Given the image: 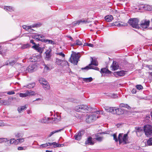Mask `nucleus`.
<instances>
[{
	"mask_svg": "<svg viewBox=\"0 0 152 152\" xmlns=\"http://www.w3.org/2000/svg\"><path fill=\"white\" fill-rule=\"evenodd\" d=\"M96 119V117L93 115H89L86 118V122L88 123L92 122Z\"/></svg>",
	"mask_w": 152,
	"mask_h": 152,
	"instance_id": "nucleus-14",
	"label": "nucleus"
},
{
	"mask_svg": "<svg viewBox=\"0 0 152 152\" xmlns=\"http://www.w3.org/2000/svg\"><path fill=\"white\" fill-rule=\"evenodd\" d=\"M86 44L88 46H89L91 47H94V45L92 44H91V43H86Z\"/></svg>",
	"mask_w": 152,
	"mask_h": 152,
	"instance_id": "nucleus-64",
	"label": "nucleus"
},
{
	"mask_svg": "<svg viewBox=\"0 0 152 152\" xmlns=\"http://www.w3.org/2000/svg\"><path fill=\"white\" fill-rule=\"evenodd\" d=\"M51 50H48L45 52L46 54L45 59L47 60H49L51 58Z\"/></svg>",
	"mask_w": 152,
	"mask_h": 152,
	"instance_id": "nucleus-17",
	"label": "nucleus"
},
{
	"mask_svg": "<svg viewBox=\"0 0 152 152\" xmlns=\"http://www.w3.org/2000/svg\"><path fill=\"white\" fill-rule=\"evenodd\" d=\"M44 37L40 34H36L32 36V38L37 41H41L43 42Z\"/></svg>",
	"mask_w": 152,
	"mask_h": 152,
	"instance_id": "nucleus-12",
	"label": "nucleus"
},
{
	"mask_svg": "<svg viewBox=\"0 0 152 152\" xmlns=\"http://www.w3.org/2000/svg\"><path fill=\"white\" fill-rule=\"evenodd\" d=\"M43 88L45 90H49L50 88V86L49 85V84L48 83V84H45V85H43L42 86Z\"/></svg>",
	"mask_w": 152,
	"mask_h": 152,
	"instance_id": "nucleus-39",
	"label": "nucleus"
},
{
	"mask_svg": "<svg viewBox=\"0 0 152 152\" xmlns=\"http://www.w3.org/2000/svg\"><path fill=\"white\" fill-rule=\"evenodd\" d=\"M7 94L8 95H13L15 94V92L13 91H8Z\"/></svg>",
	"mask_w": 152,
	"mask_h": 152,
	"instance_id": "nucleus-59",
	"label": "nucleus"
},
{
	"mask_svg": "<svg viewBox=\"0 0 152 152\" xmlns=\"http://www.w3.org/2000/svg\"><path fill=\"white\" fill-rule=\"evenodd\" d=\"M49 68L46 65H45V67L44 68V69L45 70H49Z\"/></svg>",
	"mask_w": 152,
	"mask_h": 152,
	"instance_id": "nucleus-63",
	"label": "nucleus"
},
{
	"mask_svg": "<svg viewBox=\"0 0 152 152\" xmlns=\"http://www.w3.org/2000/svg\"><path fill=\"white\" fill-rule=\"evenodd\" d=\"M7 104V101L4 100H0V105H6Z\"/></svg>",
	"mask_w": 152,
	"mask_h": 152,
	"instance_id": "nucleus-51",
	"label": "nucleus"
},
{
	"mask_svg": "<svg viewBox=\"0 0 152 152\" xmlns=\"http://www.w3.org/2000/svg\"><path fill=\"white\" fill-rule=\"evenodd\" d=\"M113 19V17L111 15H108L105 17V20L107 22H110Z\"/></svg>",
	"mask_w": 152,
	"mask_h": 152,
	"instance_id": "nucleus-23",
	"label": "nucleus"
},
{
	"mask_svg": "<svg viewBox=\"0 0 152 152\" xmlns=\"http://www.w3.org/2000/svg\"><path fill=\"white\" fill-rule=\"evenodd\" d=\"M35 86V84L34 83H29L24 86L27 88H28L30 89L34 88Z\"/></svg>",
	"mask_w": 152,
	"mask_h": 152,
	"instance_id": "nucleus-32",
	"label": "nucleus"
},
{
	"mask_svg": "<svg viewBox=\"0 0 152 152\" xmlns=\"http://www.w3.org/2000/svg\"><path fill=\"white\" fill-rule=\"evenodd\" d=\"M16 140H15V139H11L10 140H7V143L9 142V145H10L12 144H13L15 145H17V144H16Z\"/></svg>",
	"mask_w": 152,
	"mask_h": 152,
	"instance_id": "nucleus-31",
	"label": "nucleus"
},
{
	"mask_svg": "<svg viewBox=\"0 0 152 152\" xmlns=\"http://www.w3.org/2000/svg\"><path fill=\"white\" fill-rule=\"evenodd\" d=\"M39 46L37 45V44H35L34 45L32 46V48H34V49L37 50L39 48Z\"/></svg>",
	"mask_w": 152,
	"mask_h": 152,
	"instance_id": "nucleus-61",
	"label": "nucleus"
},
{
	"mask_svg": "<svg viewBox=\"0 0 152 152\" xmlns=\"http://www.w3.org/2000/svg\"><path fill=\"white\" fill-rule=\"evenodd\" d=\"M92 59V61L91 62V64H89V66H91V65H94L95 66H97L98 65V63L97 61L96 60H94L93 58L91 57Z\"/></svg>",
	"mask_w": 152,
	"mask_h": 152,
	"instance_id": "nucleus-30",
	"label": "nucleus"
},
{
	"mask_svg": "<svg viewBox=\"0 0 152 152\" xmlns=\"http://www.w3.org/2000/svg\"><path fill=\"white\" fill-rule=\"evenodd\" d=\"M87 22V20H80L77 21V23L79 25L80 23H86Z\"/></svg>",
	"mask_w": 152,
	"mask_h": 152,
	"instance_id": "nucleus-44",
	"label": "nucleus"
},
{
	"mask_svg": "<svg viewBox=\"0 0 152 152\" xmlns=\"http://www.w3.org/2000/svg\"><path fill=\"white\" fill-rule=\"evenodd\" d=\"M15 136L17 137H22V134L21 133H18L15 135Z\"/></svg>",
	"mask_w": 152,
	"mask_h": 152,
	"instance_id": "nucleus-62",
	"label": "nucleus"
},
{
	"mask_svg": "<svg viewBox=\"0 0 152 152\" xmlns=\"http://www.w3.org/2000/svg\"><path fill=\"white\" fill-rule=\"evenodd\" d=\"M37 50L38 52L39 53H42V48L40 47H39V48H37Z\"/></svg>",
	"mask_w": 152,
	"mask_h": 152,
	"instance_id": "nucleus-58",
	"label": "nucleus"
},
{
	"mask_svg": "<svg viewBox=\"0 0 152 152\" xmlns=\"http://www.w3.org/2000/svg\"><path fill=\"white\" fill-rule=\"evenodd\" d=\"M110 96L111 97L113 98H115L118 97V95L117 94H111Z\"/></svg>",
	"mask_w": 152,
	"mask_h": 152,
	"instance_id": "nucleus-55",
	"label": "nucleus"
},
{
	"mask_svg": "<svg viewBox=\"0 0 152 152\" xmlns=\"http://www.w3.org/2000/svg\"><path fill=\"white\" fill-rule=\"evenodd\" d=\"M116 108L115 107H106L105 109L107 112H110L112 114H115Z\"/></svg>",
	"mask_w": 152,
	"mask_h": 152,
	"instance_id": "nucleus-13",
	"label": "nucleus"
},
{
	"mask_svg": "<svg viewBox=\"0 0 152 152\" xmlns=\"http://www.w3.org/2000/svg\"><path fill=\"white\" fill-rule=\"evenodd\" d=\"M27 148V147L26 146L24 147H19L18 148V150L19 151L25 150Z\"/></svg>",
	"mask_w": 152,
	"mask_h": 152,
	"instance_id": "nucleus-49",
	"label": "nucleus"
},
{
	"mask_svg": "<svg viewBox=\"0 0 152 152\" xmlns=\"http://www.w3.org/2000/svg\"><path fill=\"white\" fill-rule=\"evenodd\" d=\"M63 130V129H61L58 130H55V131H53L50 133L49 135L48 136L49 137H50L52 135H53V134H54L55 133L58 132H60L61 131Z\"/></svg>",
	"mask_w": 152,
	"mask_h": 152,
	"instance_id": "nucleus-35",
	"label": "nucleus"
},
{
	"mask_svg": "<svg viewBox=\"0 0 152 152\" xmlns=\"http://www.w3.org/2000/svg\"><path fill=\"white\" fill-rule=\"evenodd\" d=\"M115 23L117 24L115 25H114L113 26L115 25L118 27L121 26H128V24L127 23L122 22H121V23Z\"/></svg>",
	"mask_w": 152,
	"mask_h": 152,
	"instance_id": "nucleus-26",
	"label": "nucleus"
},
{
	"mask_svg": "<svg viewBox=\"0 0 152 152\" xmlns=\"http://www.w3.org/2000/svg\"><path fill=\"white\" fill-rule=\"evenodd\" d=\"M139 20L138 18H134V28L139 29L140 28L139 24Z\"/></svg>",
	"mask_w": 152,
	"mask_h": 152,
	"instance_id": "nucleus-15",
	"label": "nucleus"
},
{
	"mask_svg": "<svg viewBox=\"0 0 152 152\" xmlns=\"http://www.w3.org/2000/svg\"><path fill=\"white\" fill-rule=\"evenodd\" d=\"M136 87L137 89L139 90H142L143 89V86L141 85H137L136 86Z\"/></svg>",
	"mask_w": 152,
	"mask_h": 152,
	"instance_id": "nucleus-46",
	"label": "nucleus"
},
{
	"mask_svg": "<svg viewBox=\"0 0 152 152\" xmlns=\"http://www.w3.org/2000/svg\"><path fill=\"white\" fill-rule=\"evenodd\" d=\"M62 60L61 59H60L58 58H57L56 59V64L58 65H61L62 64Z\"/></svg>",
	"mask_w": 152,
	"mask_h": 152,
	"instance_id": "nucleus-41",
	"label": "nucleus"
},
{
	"mask_svg": "<svg viewBox=\"0 0 152 152\" xmlns=\"http://www.w3.org/2000/svg\"><path fill=\"white\" fill-rule=\"evenodd\" d=\"M43 42L48 44H50L52 45H54L55 44V42L52 40H49L48 39L44 38Z\"/></svg>",
	"mask_w": 152,
	"mask_h": 152,
	"instance_id": "nucleus-24",
	"label": "nucleus"
},
{
	"mask_svg": "<svg viewBox=\"0 0 152 152\" xmlns=\"http://www.w3.org/2000/svg\"><path fill=\"white\" fill-rule=\"evenodd\" d=\"M4 9L8 12H12L14 10V8L10 6H4Z\"/></svg>",
	"mask_w": 152,
	"mask_h": 152,
	"instance_id": "nucleus-25",
	"label": "nucleus"
},
{
	"mask_svg": "<svg viewBox=\"0 0 152 152\" xmlns=\"http://www.w3.org/2000/svg\"><path fill=\"white\" fill-rule=\"evenodd\" d=\"M100 72L101 73H106V74H110L111 72L109 71L108 69L106 68H103L101 69Z\"/></svg>",
	"mask_w": 152,
	"mask_h": 152,
	"instance_id": "nucleus-21",
	"label": "nucleus"
},
{
	"mask_svg": "<svg viewBox=\"0 0 152 152\" xmlns=\"http://www.w3.org/2000/svg\"><path fill=\"white\" fill-rule=\"evenodd\" d=\"M123 135V134H120L118 136V140L120 144L122 143V142H123L124 144H126L128 140V137L127 134H125L124 135L122 138V140L121 138L122 137Z\"/></svg>",
	"mask_w": 152,
	"mask_h": 152,
	"instance_id": "nucleus-6",
	"label": "nucleus"
},
{
	"mask_svg": "<svg viewBox=\"0 0 152 152\" xmlns=\"http://www.w3.org/2000/svg\"><path fill=\"white\" fill-rule=\"evenodd\" d=\"M85 133V131L84 130H80L77 133H76L74 136L75 140H80L82 137V136Z\"/></svg>",
	"mask_w": 152,
	"mask_h": 152,
	"instance_id": "nucleus-10",
	"label": "nucleus"
},
{
	"mask_svg": "<svg viewBox=\"0 0 152 152\" xmlns=\"http://www.w3.org/2000/svg\"><path fill=\"white\" fill-rule=\"evenodd\" d=\"M150 21L146 20H144L141 21L140 24V27L143 29L147 28L149 25Z\"/></svg>",
	"mask_w": 152,
	"mask_h": 152,
	"instance_id": "nucleus-9",
	"label": "nucleus"
},
{
	"mask_svg": "<svg viewBox=\"0 0 152 152\" xmlns=\"http://www.w3.org/2000/svg\"><path fill=\"white\" fill-rule=\"evenodd\" d=\"M56 116L57 117L54 118V121H56L58 122L60 120L61 117L60 116H59L58 115H56Z\"/></svg>",
	"mask_w": 152,
	"mask_h": 152,
	"instance_id": "nucleus-52",
	"label": "nucleus"
},
{
	"mask_svg": "<svg viewBox=\"0 0 152 152\" xmlns=\"http://www.w3.org/2000/svg\"><path fill=\"white\" fill-rule=\"evenodd\" d=\"M91 108L87 105L82 104L76 106L75 107V109L76 111L77 112L86 113L89 111L90 109Z\"/></svg>",
	"mask_w": 152,
	"mask_h": 152,
	"instance_id": "nucleus-1",
	"label": "nucleus"
},
{
	"mask_svg": "<svg viewBox=\"0 0 152 152\" xmlns=\"http://www.w3.org/2000/svg\"><path fill=\"white\" fill-rule=\"evenodd\" d=\"M96 140L99 142H101L103 140V137H98V136H96V138H95Z\"/></svg>",
	"mask_w": 152,
	"mask_h": 152,
	"instance_id": "nucleus-50",
	"label": "nucleus"
},
{
	"mask_svg": "<svg viewBox=\"0 0 152 152\" xmlns=\"http://www.w3.org/2000/svg\"><path fill=\"white\" fill-rule=\"evenodd\" d=\"M147 144L148 145H152V137L150 138L147 140Z\"/></svg>",
	"mask_w": 152,
	"mask_h": 152,
	"instance_id": "nucleus-43",
	"label": "nucleus"
},
{
	"mask_svg": "<svg viewBox=\"0 0 152 152\" xmlns=\"http://www.w3.org/2000/svg\"><path fill=\"white\" fill-rule=\"evenodd\" d=\"M38 25L37 24H35L29 26L24 25L22 27L26 31H27L29 32H31L34 31V30L32 29V28L37 27L38 26Z\"/></svg>",
	"mask_w": 152,
	"mask_h": 152,
	"instance_id": "nucleus-8",
	"label": "nucleus"
},
{
	"mask_svg": "<svg viewBox=\"0 0 152 152\" xmlns=\"http://www.w3.org/2000/svg\"><path fill=\"white\" fill-rule=\"evenodd\" d=\"M7 139L6 138H0V143L5 142H7Z\"/></svg>",
	"mask_w": 152,
	"mask_h": 152,
	"instance_id": "nucleus-47",
	"label": "nucleus"
},
{
	"mask_svg": "<svg viewBox=\"0 0 152 152\" xmlns=\"http://www.w3.org/2000/svg\"><path fill=\"white\" fill-rule=\"evenodd\" d=\"M50 119V118L44 117L40 119L39 121L42 123H45L48 122Z\"/></svg>",
	"mask_w": 152,
	"mask_h": 152,
	"instance_id": "nucleus-29",
	"label": "nucleus"
},
{
	"mask_svg": "<svg viewBox=\"0 0 152 152\" xmlns=\"http://www.w3.org/2000/svg\"><path fill=\"white\" fill-rule=\"evenodd\" d=\"M113 139L115 140V141L116 142H117L118 140V139H117V134H116L115 133L113 135Z\"/></svg>",
	"mask_w": 152,
	"mask_h": 152,
	"instance_id": "nucleus-53",
	"label": "nucleus"
},
{
	"mask_svg": "<svg viewBox=\"0 0 152 152\" xmlns=\"http://www.w3.org/2000/svg\"><path fill=\"white\" fill-rule=\"evenodd\" d=\"M57 55H59L60 56H61L62 57L64 58L65 56V55L64 53H62V52L58 53H56Z\"/></svg>",
	"mask_w": 152,
	"mask_h": 152,
	"instance_id": "nucleus-56",
	"label": "nucleus"
},
{
	"mask_svg": "<svg viewBox=\"0 0 152 152\" xmlns=\"http://www.w3.org/2000/svg\"><path fill=\"white\" fill-rule=\"evenodd\" d=\"M75 44L76 45L81 46L83 45V43L81 41L78 39L76 40Z\"/></svg>",
	"mask_w": 152,
	"mask_h": 152,
	"instance_id": "nucleus-42",
	"label": "nucleus"
},
{
	"mask_svg": "<svg viewBox=\"0 0 152 152\" xmlns=\"http://www.w3.org/2000/svg\"><path fill=\"white\" fill-rule=\"evenodd\" d=\"M92 69V66H86V67L83 68H81V69L82 70L86 69L87 70H88L89 69Z\"/></svg>",
	"mask_w": 152,
	"mask_h": 152,
	"instance_id": "nucleus-45",
	"label": "nucleus"
},
{
	"mask_svg": "<svg viewBox=\"0 0 152 152\" xmlns=\"http://www.w3.org/2000/svg\"><path fill=\"white\" fill-rule=\"evenodd\" d=\"M125 111V110L124 109L118 108L116 109L115 114L118 115H122L124 113Z\"/></svg>",
	"mask_w": 152,
	"mask_h": 152,
	"instance_id": "nucleus-18",
	"label": "nucleus"
},
{
	"mask_svg": "<svg viewBox=\"0 0 152 152\" xmlns=\"http://www.w3.org/2000/svg\"><path fill=\"white\" fill-rule=\"evenodd\" d=\"M145 67L148 68L149 70H152V65H147Z\"/></svg>",
	"mask_w": 152,
	"mask_h": 152,
	"instance_id": "nucleus-57",
	"label": "nucleus"
},
{
	"mask_svg": "<svg viewBox=\"0 0 152 152\" xmlns=\"http://www.w3.org/2000/svg\"><path fill=\"white\" fill-rule=\"evenodd\" d=\"M26 108V107L25 105L21 106L20 107H18V110L19 113H21L22 111L24 110Z\"/></svg>",
	"mask_w": 152,
	"mask_h": 152,
	"instance_id": "nucleus-34",
	"label": "nucleus"
},
{
	"mask_svg": "<svg viewBox=\"0 0 152 152\" xmlns=\"http://www.w3.org/2000/svg\"><path fill=\"white\" fill-rule=\"evenodd\" d=\"M112 69V70L114 71L117 69H118L119 66L116 61H113L112 64L111 66Z\"/></svg>",
	"mask_w": 152,
	"mask_h": 152,
	"instance_id": "nucleus-19",
	"label": "nucleus"
},
{
	"mask_svg": "<svg viewBox=\"0 0 152 152\" xmlns=\"http://www.w3.org/2000/svg\"><path fill=\"white\" fill-rule=\"evenodd\" d=\"M143 131L145 135L147 137L152 136V126L147 124L143 126Z\"/></svg>",
	"mask_w": 152,
	"mask_h": 152,
	"instance_id": "nucleus-3",
	"label": "nucleus"
},
{
	"mask_svg": "<svg viewBox=\"0 0 152 152\" xmlns=\"http://www.w3.org/2000/svg\"><path fill=\"white\" fill-rule=\"evenodd\" d=\"M16 62L15 60H12V61L10 62L9 64L11 66H13L15 64Z\"/></svg>",
	"mask_w": 152,
	"mask_h": 152,
	"instance_id": "nucleus-54",
	"label": "nucleus"
},
{
	"mask_svg": "<svg viewBox=\"0 0 152 152\" xmlns=\"http://www.w3.org/2000/svg\"><path fill=\"white\" fill-rule=\"evenodd\" d=\"M127 23L133 27V18H130L127 22Z\"/></svg>",
	"mask_w": 152,
	"mask_h": 152,
	"instance_id": "nucleus-36",
	"label": "nucleus"
},
{
	"mask_svg": "<svg viewBox=\"0 0 152 152\" xmlns=\"http://www.w3.org/2000/svg\"><path fill=\"white\" fill-rule=\"evenodd\" d=\"M39 82L40 84H41L42 86L45 85L46 84H48V82L46 81V80L43 78H40L39 80Z\"/></svg>",
	"mask_w": 152,
	"mask_h": 152,
	"instance_id": "nucleus-27",
	"label": "nucleus"
},
{
	"mask_svg": "<svg viewBox=\"0 0 152 152\" xmlns=\"http://www.w3.org/2000/svg\"><path fill=\"white\" fill-rule=\"evenodd\" d=\"M37 57L35 56H32L29 58L28 59L29 61L32 62L36 61H37Z\"/></svg>",
	"mask_w": 152,
	"mask_h": 152,
	"instance_id": "nucleus-33",
	"label": "nucleus"
},
{
	"mask_svg": "<svg viewBox=\"0 0 152 152\" xmlns=\"http://www.w3.org/2000/svg\"><path fill=\"white\" fill-rule=\"evenodd\" d=\"M92 138L90 137L88 138L87 140L85 141V143L86 145L88 144L92 145L94 144V142L92 140Z\"/></svg>",
	"mask_w": 152,
	"mask_h": 152,
	"instance_id": "nucleus-20",
	"label": "nucleus"
},
{
	"mask_svg": "<svg viewBox=\"0 0 152 152\" xmlns=\"http://www.w3.org/2000/svg\"><path fill=\"white\" fill-rule=\"evenodd\" d=\"M92 78L91 77H89L88 78H84L83 79V81L86 82H91L92 80Z\"/></svg>",
	"mask_w": 152,
	"mask_h": 152,
	"instance_id": "nucleus-38",
	"label": "nucleus"
},
{
	"mask_svg": "<svg viewBox=\"0 0 152 152\" xmlns=\"http://www.w3.org/2000/svg\"><path fill=\"white\" fill-rule=\"evenodd\" d=\"M126 71L124 70H121L119 71L115 72L114 75H118L120 76H123L126 74Z\"/></svg>",
	"mask_w": 152,
	"mask_h": 152,
	"instance_id": "nucleus-16",
	"label": "nucleus"
},
{
	"mask_svg": "<svg viewBox=\"0 0 152 152\" xmlns=\"http://www.w3.org/2000/svg\"><path fill=\"white\" fill-rule=\"evenodd\" d=\"M53 145L54 148L60 147L61 146V145L59 144L56 142H53L46 143L45 144L41 145L39 146V148H45L48 146Z\"/></svg>",
	"mask_w": 152,
	"mask_h": 152,
	"instance_id": "nucleus-4",
	"label": "nucleus"
},
{
	"mask_svg": "<svg viewBox=\"0 0 152 152\" xmlns=\"http://www.w3.org/2000/svg\"><path fill=\"white\" fill-rule=\"evenodd\" d=\"M35 67L36 66L34 65H29L26 69L25 70V69L24 67L22 68L21 69V71L22 72H25V73H27L28 72H32L35 70Z\"/></svg>",
	"mask_w": 152,
	"mask_h": 152,
	"instance_id": "nucleus-7",
	"label": "nucleus"
},
{
	"mask_svg": "<svg viewBox=\"0 0 152 152\" xmlns=\"http://www.w3.org/2000/svg\"><path fill=\"white\" fill-rule=\"evenodd\" d=\"M30 47L29 44H26L23 45L21 47V48L22 49H24L26 48H27Z\"/></svg>",
	"mask_w": 152,
	"mask_h": 152,
	"instance_id": "nucleus-40",
	"label": "nucleus"
},
{
	"mask_svg": "<svg viewBox=\"0 0 152 152\" xmlns=\"http://www.w3.org/2000/svg\"><path fill=\"white\" fill-rule=\"evenodd\" d=\"M34 92L33 91H27L25 93H20L19 94V96L20 97H25L31 95H34Z\"/></svg>",
	"mask_w": 152,
	"mask_h": 152,
	"instance_id": "nucleus-11",
	"label": "nucleus"
},
{
	"mask_svg": "<svg viewBox=\"0 0 152 152\" xmlns=\"http://www.w3.org/2000/svg\"><path fill=\"white\" fill-rule=\"evenodd\" d=\"M120 107H124L126 108L128 110H130L131 107L127 104L124 103H121L119 104Z\"/></svg>",
	"mask_w": 152,
	"mask_h": 152,
	"instance_id": "nucleus-22",
	"label": "nucleus"
},
{
	"mask_svg": "<svg viewBox=\"0 0 152 152\" xmlns=\"http://www.w3.org/2000/svg\"><path fill=\"white\" fill-rule=\"evenodd\" d=\"M150 6L147 4H142L138 6H136L134 7V12H138L142 8L144 9L145 10H149L150 8Z\"/></svg>",
	"mask_w": 152,
	"mask_h": 152,
	"instance_id": "nucleus-5",
	"label": "nucleus"
},
{
	"mask_svg": "<svg viewBox=\"0 0 152 152\" xmlns=\"http://www.w3.org/2000/svg\"><path fill=\"white\" fill-rule=\"evenodd\" d=\"M24 141V140L23 138H19L16 139V144H18L19 143L23 142Z\"/></svg>",
	"mask_w": 152,
	"mask_h": 152,
	"instance_id": "nucleus-37",
	"label": "nucleus"
},
{
	"mask_svg": "<svg viewBox=\"0 0 152 152\" xmlns=\"http://www.w3.org/2000/svg\"><path fill=\"white\" fill-rule=\"evenodd\" d=\"M79 57L78 54L72 51L71 57L69 58V61L75 65H77L79 61Z\"/></svg>",
	"mask_w": 152,
	"mask_h": 152,
	"instance_id": "nucleus-2",
	"label": "nucleus"
},
{
	"mask_svg": "<svg viewBox=\"0 0 152 152\" xmlns=\"http://www.w3.org/2000/svg\"><path fill=\"white\" fill-rule=\"evenodd\" d=\"M8 50L7 49H3L1 50V48L0 50V54L3 57L5 56L7 53Z\"/></svg>",
	"mask_w": 152,
	"mask_h": 152,
	"instance_id": "nucleus-28",
	"label": "nucleus"
},
{
	"mask_svg": "<svg viewBox=\"0 0 152 152\" xmlns=\"http://www.w3.org/2000/svg\"><path fill=\"white\" fill-rule=\"evenodd\" d=\"M7 126L6 124H5L2 121H0V126Z\"/></svg>",
	"mask_w": 152,
	"mask_h": 152,
	"instance_id": "nucleus-60",
	"label": "nucleus"
},
{
	"mask_svg": "<svg viewBox=\"0 0 152 152\" xmlns=\"http://www.w3.org/2000/svg\"><path fill=\"white\" fill-rule=\"evenodd\" d=\"M142 132L143 131L141 128L138 127L137 128L136 133L137 135L139 133H142Z\"/></svg>",
	"mask_w": 152,
	"mask_h": 152,
	"instance_id": "nucleus-48",
	"label": "nucleus"
}]
</instances>
